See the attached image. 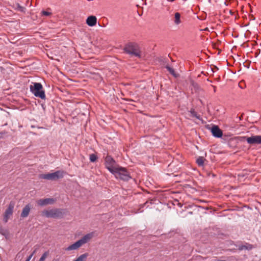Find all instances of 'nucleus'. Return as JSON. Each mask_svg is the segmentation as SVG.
I'll use <instances>...</instances> for the list:
<instances>
[{
  "mask_svg": "<svg viewBox=\"0 0 261 261\" xmlns=\"http://www.w3.org/2000/svg\"><path fill=\"white\" fill-rule=\"evenodd\" d=\"M211 132L213 135L215 137L220 138L222 136V131L217 125H214L212 127Z\"/></svg>",
  "mask_w": 261,
  "mask_h": 261,
  "instance_id": "nucleus-10",
  "label": "nucleus"
},
{
  "mask_svg": "<svg viewBox=\"0 0 261 261\" xmlns=\"http://www.w3.org/2000/svg\"><path fill=\"white\" fill-rule=\"evenodd\" d=\"M53 261H60V260H59V259L57 258V259H54L53 260Z\"/></svg>",
  "mask_w": 261,
  "mask_h": 261,
  "instance_id": "nucleus-28",
  "label": "nucleus"
},
{
  "mask_svg": "<svg viewBox=\"0 0 261 261\" xmlns=\"http://www.w3.org/2000/svg\"><path fill=\"white\" fill-rule=\"evenodd\" d=\"M94 236V232H90L83 236L81 239L79 240V241L81 243V245L83 246V245L89 242L93 238Z\"/></svg>",
  "mask_w": 261,
  "mask_h": 261,
  "instance_id": "nucleus-9",
  "label": "nucleus"
},
{
  "mask_svg": "<svg viewBox=\"0 0 261 261\" xmlns=\"http://www.w3.org/2000/svg\"><path fill=\"white\" fill-rule=\"evenodd\" d=\"M36 250H35L27 258L26 261H30L33 255L35 253Z\"/></svg>",
  "mask_w": 261,
  "mask_h": 261,
  "instance_id": "nucleus-24",
  "label": "nucleus"
},
{
  "mask_svg": "<svg viewBox=\"0 0 261 261\" xmlns=\"http://www.w3.org/2000/svg\"><path fill=\"white\" fill-rule=\"evenodd\" d=\"M64 172L62 171H57L51 173L41 174L39 175V178L49 180H57L62 178L64 176Z\"/></svg>",
  "mask_w": 261,
  "mask_h": 261,
  "instance_id": "nucleus-4",
  "label": "nucleus"
},
{
  "mask_svg": "<svg viewBox=\"0 0 261 261\" xmlns=\"http://www.w3.org/2000/svg\"><path fill=\"white\" fill-rule=\"evenodd\" d=\"M26 261V260H25Z\"/></svg>",
  "mask_w": 261,
  "mask_h": 261,
  "instance_id": "nucleus-30",
  "label": "nucleus"
},
{
  "mask_svg": "<svg viewBox=\"0 0 261 261\" xmlns=\"http://www.w3.org/2000/svg\"><path fill=\"white\" fill-rule=\"evenodd\" d=\"M166 68L167 69V70L175 77H177L179 76V74L176 73L174 70L171 68L170 66H169L168 65L166 66Z\"/></svg>",
  "mask_w": 261,
  "mask_h": 261,
  "instance_id": "nucleus-16",
  "label": "nucleus"
},
{
  "mask_svg": "<svg viewBox=\"0 0 261 261\" xmlns=\"http://www.w3.org/2000/svg\"><path fill=\"white\" fill-rule=\"evenodd\" d=\"M97 157L95 154H91L90 155V160L91 162H94L96 161Z\"/></svg>",
  "mask_w": 261,
  "mask_h": 261,
  "instance_id": "nucleus-20",
  "label": "nucleus"
},
{
  "mask_svg": "<svg viewBox=\"0 0 261 261\" xmlns=\"http://www.w3.org/2000/svg\"><path fill=\"white\" fill-rule=\"evenodd\" d=\"M7 132L6 131H3L0 132V139L3 138L4 136L6 135Z\"/></svg>",
  "mask_w": 261,
  "mask_h": 261,
  "instance_id": "nucleus-27",
  "label": "nucleus"
},
{
  "mask_svg": "<svg viewBox=\"0 0 261 261\" xmlns=\"http://www.w3.org/2000/svg\"><path fill=\"white\" fill-rule=\"evenodd\" d=\"M96 22L97 18L94 16H89L86 20V23L90 27L95 25L96 24Z\"/></svg>",
  "mask_w": 261,
  "mask_h": 261,
  "instance_id": "nucleus-13",
  "label": "nucleus"
},
{
  "mask_svg": "<svg viewBox=\"0 0 261 261\" xmlns=\"http://www.w3.org/2000/svg\"><path fill=\"white\" fill-rule=\"evenodd\" d=\"M172 20L175 25H179L181 23L180 14L179 12L175 13Z\"/></svg>",
  "mask_w": 261,
  "mask_h": 261,
  "instance_id": "nucleus-15",
  "label": "nucleus"
},
{
  "mask_svg": "<svg viewBox=\"0 0 261 261\" xmlns=\"http://www.w3.org/2000/svg\"><path fill=\"white\" fill-rule=\"evenodd\" d=\"M31 206L30 204H27L22 209L20 217L22 218L27 217L30 212Z\"/></svg>",
  "mask_w": 261,
  "mask_h": 261,
  "instance_id": "nucleus-11",
  "label": "nucleus"
},
{
  "mask_svg": "<svg viewBox=\"0 0 261 261\" xmlns=\"http://www.w3.org/2000/svg\"><path fill=\"white\" fill-rule=\"evenodd\" d=\"M168 2H174L175 0H167Z\"/></svg>",
  "mask_w": 261,
  "mask_h": 261,
  "instance_id": "nucleus-29",
  "label": "nucleus"
},
{
  "mask_svg": "<svg viewBox=\"0 0 261 261\" xmlns=\"http://www.w3.org/2000/svg\"><path fill=\"white\" fill-rule=\"evenodd\" d=\"M190 112V113L191 114V115L193 117H195L198 118V117L197 116V113L195 111V110L194 109H191Z\"/></svg>",
  "mask_w": 261,
  "mask_h": 261,
  "instance_id": "nucleus-22",
  "label": "nucleus"
},
{
  "mask_svg": "<svg viewBox=\"0 0 261 261\" xmlns=\"http://www.w3.org/2000/svg\"><path fill=\"white\" fill-rule=\"evenodd\" d=\"M41 14L43 15H44V16H49L51 15V12H47V11H42L41 12Z\"/></svg>",
  "mask_w": 261,
  "mask_h": 261,
  "instance_id": "nucleus-23",
  "label": "nucleus"
},
{
  "mask_svg": "<svg viewBox=\"0 0 261 261\" xmlns=\"http://www.w3.org/2000/svg\"><path fill=\"white\" fill-rule=\"evenodd\" d=\"M30 89L31 92L37 97H39L42 99H45V94L44 91L43 90V87L40 83H32L30 85Z\"/></svg>",
  "mask_w": 261,
  "mask_h": 261,
  "instance_id": "nucleus-1",
  "label": "nucleus"
},
{
  "mask_svg": "<svg viewBox=\"0 0 261 261\" xmlns=\"http://www.w3.org/2000/svg\"><path fill=\"white\" fill-rule=\"evenodd\" d=\"M82 246L81 243L79 241H76L74 243L69 245L68 247L65 248L66 251H71V250H77L79 248H80Z\"/></svg>",
  "mask_w": 261,
  "mask_h": 261,
  "instance_id": "nucleus-12",
  "label": "nucleus"
},
{
  "mask_svg": "<svg viewBox=\"0 0 261 261\" xmlns=\"http://www.w3.org/2000/svg\"><path fill=\"white\" fill-rule=\"evenodd\" d=\"M48 254H49L48 251L45 252L42 254L41 257L40 258L39 261H45V259L47 258V257L48 256Z\"/></svg>",
  "mask_w": 261,
  "mask_h": 261,
  "instance_id": "nucleus-19",
  "label": "nucleus"
},
{
  "mask_svg": "<svg viewBox=\"0 0 261 261\" xmlns=\"http://www.w3.org/2000/svg\"><path fill=\"white\" fill-rule=\"evenodd\" d=\"M56 201V200L54 198H45V199H40L37 201V203L38 205L40 206H44L48 204H53Z\"/></svg>",
  "mask_w": 261,
  "mask_h": 261,
  "instance_id": "nucleus-8",
  "label": "nucleus"
},
{
  "mask_svg": "<svg viewBox=\"0 0 261 261\" xmlns=\"http://www.w3.org/2000/svg\"><path fill=\"white\" fill-rule=\"evenodd\" d=\"M204 159L203 157L199 156L196 160V163L198 165V166H202L204 164Z\"/></svg>",
  "mask_w": 261,
  "mask_h": 261,
  "instance_id": "nucleus-18",
  "label": "nucleus"
},
{
  "mask_svg": "<svg viewBox=\"0 0 261 261\" xmlns=\"http://www.w3.org/2000/svg\"><path fill=\"white\" fill-rule=\"evenodd\" d=\"M42 215L47 218H59L62 217L63 214L59 209H51L42 211Z\"/></svg>",
  "mask_w": 261,
  "mask_h": 261,
  "instance_id": "nucleus-5",
  "label": "nucleus"
},
{
  "mask_svg": "<svg viewBox=\"0 0 261 261\" xmlns=\"http://www.w3.org/2000/svg\"><path fill=\"white\" fill-rule=\"evenodd\" d=\"M15 206V202L11 201L8 205V208L5 211L4 216V221L5 222H7L8 219L13 214V210Z\"/></svg>",
  "mask_w": 261,
  "mask_h": 261,
  "instance_id": "nucleus-6",
  "label": "nucleus"
},
{
  "mask_svg": "<svg viewBox=\"0 0 261 261\" xmlns=\"http://www.w3.org/2000/svg\"><path fill=\"white\" fill-rule=\"evenodd\" d=\"M123 49L125 53L129 54L131 56H135L138 58H140L141 56L139 47L137 44L134 43H129L126 44Z\"/></svg>",
  "mask_w": 261,
  "mask_h": 261,
  "instance_id": "nucleus-2",
  "label": "nucleus"
},
{
  "mask_svg": "<svg viewBox=\"0 0 261 261\" xmlns=\"http://www.w3.org/2000/svg\"><path fill=\"white\" fill-rule=\"evenodd\" d=\"M112 173L115 175L117 178H120L124 180H127L130 178L128 171L124 168L117 167Z\"/></svg>",
  "mask_w": 261,
  "mask_h": 261,
  "instance_id": "nucleus-3",
  "label": "nucleus"
},
{
  "mask_svg": "<svg viewBox=\"0 0 261 261\" xmlns=\"http://www.w3.org/2000/svg\"><path fill=\"white\" fill-rule=\"evenodd\" d=\"M252 248V246L250 244H246V245H241L239 246V250H243L244 249L246 250H250Z\"/></svg>",
  "mask_w": 261,
  "mask_h": 261,
  "instance_id": "nucleus-17",
  "label": "nucleus"
},
{
  "mask_svg": "<svg viewBox=\"0 0 261 261\" xmlns=\"http://www.w3.org/2000/svg\"><path fill=\"white\" fill-rule=\"evenodd\" d=\"M247 143L251 145L257 144V135L253 136L250 137H244Z\"/></svg>",
  "mask_w": 261,
  "mask_h": 261,
  "instance_id": "nucleus-14",
  "label": "nucleus"
},
{
  "mask_svg": "<svg viewBox=\"0 0 261 261\" xmlns=\"http://www.w3.org/2000/svg\"><path fill=\"white\" fill-rule=\"evenodd\" d=\"M17 9L21 12H24L25 8L21 6L19 4H17Z\"/></svg>",
  "mask_w": 261,
  "mask_h": 261,
  "instance_id": "nucleus-21",
  "label": "nucleus"
},
{
  "mask_svg": "<svg viewBox=\"0 0 261 261\" xmlns=\"http://www.w3.org/2000/svg\"><path fill=\"white\" fill-rule=\"evenodd\" d=\"M257 144H261V135H257Z\"/></svg>",
  "mask_w": 261,
  "mask_h": 261,
  "instance_id": "nucleus-26",
  "label": "nucleus"
},
{
  "mask_svg": "<svg viewBox=\"0 0 261 261\" xmlns=\"http://www.w3.org/2000/svg\"><path fill=\"white\" fill-rule=\"evenodd\" d=\"M0 233L3 235H5L6 234V230L3 228L2 227H0Z\"/></svg>",
  "mask_w": 261,
  "mask_h": 261,
  "instance_id": "nucleus-25",
  "label": "nucleus"
},
{
  "mask_svg": "<svg viewBox=\"0 0 261 261\" xmlns=\"http://www.w3.org/2000/svg\"><path fill=\"white\" fill-rule=\"evenodd\" d=\"M105 165L108 170L113 172V171L117 167L115 166V161L110 156L107 155L105 158Z\"/></svg>",
  "mask_w": 261,
  "mask_h": 261,
  "instance_id": "nucleus-7",
  "label": "nucleus"
}]
</instances>
